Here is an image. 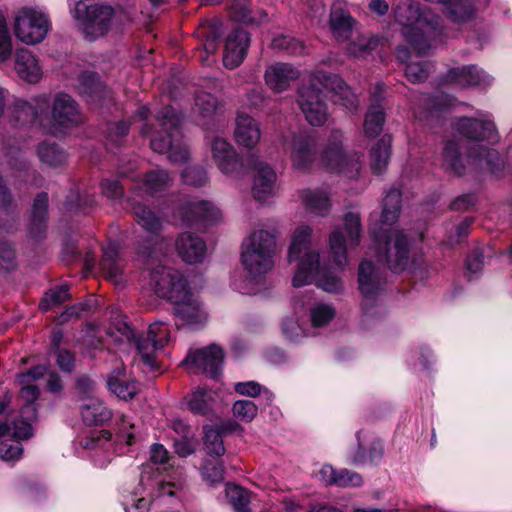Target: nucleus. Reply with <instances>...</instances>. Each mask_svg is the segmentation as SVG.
I'll return each instance as SVG.
<instances>
[{
  "label": "nucleus",
  "mask_w": 512,
  "mask_h": 512,
  "mask_svg": "<svg viewBox=\"0 0 512 512\" xmlns=\"http://www.w3.org/2000/svg\"><path fill=\"white\" fill-rule=\"evenodd\" d=\"M48 195L44 192L37 195L32 206L31 233L38 236L43 232L47 219Z\"/></svg>",
  "instance_id": "41"
},
{
  "label": "nucleus",
  "mask_w": 512,
  "mask_h": 512,
  "mask_svg": "<svg viewBox=\"0 0 512 512\" xmlns=\"http://www.w3.org/2000/svg\"><path fill=\"white\" fill-rule=\"evenodd\" d=\"M455 127L460 135L475 142H495L497 140L496 127L492 121L461 118Z\"/></svg>",
  "instance_id": "23"
},
{
  "label": "nucleus",
  "mask_w": 512,
  "mask_h": 512,
  "mask_svg": "<svg viewBox=\"0 0 512 512\" xmlns=\"http://www.w3.org/2000/svg\"><path fill=\"white\" fill-rule=\"evenodd\" d=\"M449 76L460 87L489 84L488 76L473 65L452 69Z\"/></svg>",
  "instance_id": "36"
},
{
  "label": "nucleus",
  "mask_w": 512,
  "mask_h": 512,
  "mask_svg": "<svg viewBox=\"0 0 512 512\" xmlns=\"http://www.w3.org/2000/svg\"><path fill=\"white\" fill-rule=\"evenodd\" d=\"M12 39L7 28L6 20L0 13V62H5L12 55Z\"/></svg>",
  "instance_id": "58"
},
{
  "label": "nucleus",
  "mask_w": 512,
  "mask_h": 512,
  "mask_svg": "<svg viewBox=\"0 0 512 512\" xmlns=\"http://www.w3.org/2000/svg\"><path fill=\"white\" fill-rule=\"evenodd\" d=\"M181 218L188 224H216L222 219L221 210L212 202L197 198L187 200L181 207Z\"/></svg>",
  "instance_id": "18"
},
{
  "label": "nucleus",
  "mask_w": 512,
  "mask_h": 512,
  "mask_svg": "<svg viewBox=\"0 0 512 512\" xmlns=\"http://www.w3.org/2000/svg\"><path fill=\"white\" fill-rule=\"evenodd\" d=\"M311 322L314 327L329 323L335 316V309L329 304L317 303L310 309Z\"/></svg>",
  "instance_id": "53"
},
{
  "label": "nucleus",
  "mask_w": 512,
  "mask_h": 512,
  "mask_svg": "<svg viewBox=\"0 0 512 512\" xmlns=\"http://www.w3.org/2000/svg\"><path fill=\"white\" fill-rule=\"evenodd\" d=\"M362 234L361 218L358 213L344 215L343 227L334 228L329 234V249L337 266L347 264V252L359 245Z\"/></svg>",
  "instance_id": "8"
},
{
  "label": "nucleus",
  "mask_w": 512,
  "mask_h": 512,
  "mask_svg": "<svg viewBox=\"0 0 512 512\" xmlns=\"http://www.w3.org/2000/svg\"><path fill=\"white\" fill-rule=\"evenodd\" d=\"M400 209L401 192L398 189H391L383 199L382 222L388 225L395 223L399 217Z\"/></svg>",
  "instance_id": "39"
},
{
  "label": "nucleus",
  "mask_w": 512,
  "mask_h": 512,
  "mask_svg": "<svg viewBox=\"0 0 512 512\" xmlns=\"http://www.w3.org/2000/svg\"><path fill=\"white\" fill-rule=\"evenodd\" d=\"M395 21L402 27V35L419 54H426L441 41L444 26L441 17L432 8L419 2L406 0L394 10Z\"/></svg>",
  "instance_id": "2"
},
{
  "label": "nucleus",
  "mask_w": 512,
  "mask_h": 512,
  "mask_svg": "<svg viewBox=\"0 0 512 512\" xmlns=\"http://www.w3.org/2000/svg\"><path fill=\"white\" fill-rule=\"evenodd\" d=\"M412 241L403 230H391L383 246L378 243L377 259L393 272L415 271L418 259L411 250Z\"/></svg>",
  "instance_id": "6"
},
{
  "label": "nucleus",
  "mask_w": 512,
  "mask_h": 512,
  "mask_svg": "<svg viewBox=\"0 0 512 512\" xmlns=\"http://www.w3.org/2000/svg\"><path fill=\"white\" fill-rule=\"evenodd\" d=\"M156 130L152 133L150 146L157 153L169 151L168 158L175 164L188 161V147L181 141V118L171 106L163 107L156 116Z\"/></svg>",
  "instance_id": "4"
},
{
  "label": "nucleus",
  "mask_w": 512,
  "mask_h": 512,
  "mask_svg": "<svg viewBox=\"0 0 512 512\" xmlns=\"http://www.w3.org/2000/svg\"><path fill=\"white\" fill-rule=\"evenodd\" d=\"M40 161L51 167H60L67 161V155L55 143H42L37 150Z\"/></svg>",
  "instance_id": "42"
},
{
  "label": "nucleus",
  "mask_w": 512,
  "mask_h": 512,
  "mask_svg": "<svg viewBox=\"0 0 512 512\" xmlns=\"http://www.w3.org/2000/svg\"><path fill=\"white\" fill-rule=\"evenodd\" d=\"M34 419L30 418L29 414H22V418L14 422V437L19 440L29 439L33 434L31 422Z\"/></svg>",
  "instance_id": "64"
},
{
  "label": "nucleus",
  "mask_w": 512,
  "mask_h": 512,
  "mask_svg": "<svg viewBox=\"0 0 512 512\" xmlns=\"http://www.w3.org/2000/svg\"><path fill=\"white\" fill-rule=\"evenodd\" d=\"M83 421L89 425L102 424L112 417V412L97 397H87L81 406Z\"/></svg>",
  "instance_id": "34"
},
{
  "label": "nucleus",
  "mask_w": 512,
  "mask_h": 512,
  "mask_svg": "<svg viewBox=\"0 0 512 512\" xmlns=\"http://www.w3.org/2000/svg\"><path fill=\"white\" fill-rule=\"evenodd\" d=\"M322 88L335 93V102L353 112L359 107L357 95L338 76L324 71L310 74L307 84L299 89L298 106L307 122L312 126H322L328 119V106Z\"/></svg>",
  "instance_id": "1"
},
{
  "label": "nucleus",
  "mask_w": 512,
  "mask_h": 512,
  "mask_svg": "<svg viewBox=\"0 0 512 512\" xmlns=\"http://www.w3.org/2000/svg\"><path fill=\"white\" fill-rule=\"evenodd\" d=\"M19 385L21 386L19 397L26 403L23 406L21 413L29 414L30 418H36V408L33 406V403L39 397V388L36 385L30 383Z\"/></svg>",
  "instance_id": "51"
},
{
  "label": "nucleus",
  "mask_w": 512,
  "mask_h": 512,
  "mask_svg": "<svg viewBox=\"0 0 512 512\" xmlns=\"http://www.w3.org/2000/svg\"><path fill=\"white\" fill-rule=\"evenodd\" d=\"M330 26L335 38L345 41L352 33V18L342 10H334L330 15Z\"/></svg>",
  "instance_id": "40"
},
{
  "label": "nucleus",
  "mask_w": 512,
  "mask_h": 512,
  "mask_svg": "<svg viewBox=\"0 0 512 512\" xmlns=\"http://www.w3.org/2000/svg\"><path fill=\"white\" fill-rule=\"evenodd\" d=\"M181 177L185 184L195 187L203 186L208 181L206 171L199 166L185 168L181 173Z\"/></svg>",
  "instance_id": "57"
},
{
  "label": "nucleus",
  "mask_w": 512,
  "mask_h": 512,
  "mask_svg": "<svg viewBox=\"0 0 512 512\" xmlns=\"http://www.w3.org/2000/svg\"><path fill=\"white\" fill-rule=\"evenodd\" d=\"M220 457L207 458L201 468V476L210 485L220 483L224 479V468Z\"/></svg>",
  "instance_id": "49"
},
{
  "label": "nucleus",
  "mask_w": 512,
  "mask_h": 512,
  "mask_svg": "<svg viewBox=\"0 0 512 512\" xmlns=\"http://www.w3.org/2000/svg\"><path fill=\"white\" fill-rule=\"evenodd\" d=\"M173 304V312L181 325L190 327H199L207 322L208 314L204 309L201 301L188 287L180 294L173 296L171 301Z\"/></svg>",
  "instance_id": "15"
},
{
  "label": "nucleus",
  "mask_w": 512,
  "mask_h": 512,
  "mask_svg": "<svg viewBox=\"0 0 512 512\" xmlns=\"http://www.w3.org/2000/svg\"><path fill=\"white\" fill-rule=\"evenodd\" d=\"M211 151L213 160L222 173L232 175L238 171L240 162L237 152L226 139L216 136L211 143Z\"/></svg>",
  "instance_id": "25"
},
{
  "label": "nucleus",
  "mask_w": 512,
  "mask_h": 512,
  "mask_svg": "<svg viewBox=\"0 0 512 512\" xmlns=\"http://www.w3.org/2000/svg\"><path fill=\"white\" fill-rule=\"evenodd\" d=\"M250 44L249 34L241 29L233 30L226 38L223 63L227 68L238 67L244 60Z\"/></svg>",
  "instance_id": "21"
},
{
  "label": "nucleus",
  "mask_w": 512,
  "mask_h": 512,
  "mask_svg": "<svg viewBox=\"0 0 512 512\" xmlns=\"http://www.w3.org/2000/svg\"><path fill=\"white\" fill-rule=\"evenodd\" d=\"M171 182L169 173L165 170H154L145 175L143 189L146 193L154 195L165 190Z\"/></svg>",
  "instance_id": "47"
},
{
  "label": "nucleus",
  "mask_w": 512,
  "mask_h": 512,
  "mask_svg": "<svg viewBox=\"0 0 512 512\" xmlns=\"http://www.w3.org/2000/svg\"><path fill=\"white\" fill-rule=\"evenodd\" d=\"M197 439L195 435H188L184 437H175L174 438V448L175 452L180 457H187L193 454L196 451L197 447Z\"/></svg>",
  "instance_id": "60"
},
{
  "label": "nucleus",
  "mask_w": 512,
  "mask_h": 512,
  "mask_svg": "<svg viewBox=\"0 0 512 512\" xmlns=\"http://www.w3.org/2000/svg\"><path fill=\"white\" fill-rule=\"evenodd\" d=\"M186 486L185 478L181 470H175L172 474L167 473L156 479L152 487V495L155 497H178L180 498Z\"/></svg>",
  "instance_id": "29"
},
{
  "label": "nucleus",
  "mask_w": 512,
  "mask_h": 512,
  "mask_svg": "<svg viewBox=\"0 0 512 512\" xmlns=\"http://www.w3.org/2000/svg\"><path fill=\"white\" fill-rule=\"evenodd\" d=\"M314 147V141L304 134H291L285 137L283 143V149L290 153L293 167L300 171L311 168L315 160Z\"/></svg>",
  "instance_id": "16"
},
{
  "label": "nucleus",
  "mask_w": 512,
  "mask_h": 512,
  "mask_svg": "<svg viewBox=\"0 0 512 512\" xmlns=\"http://www.w3.org/2000/svg\"><path fill=\"white\" fill-rule=\"evenodd\" d=\"M229 11L235 21L244 24L260 23L267 16V13L262 9L252 11L249 0H230Z\"/></svg>",
  "instance_id": "35"
},
{
  "label": "nucleus",
  "mask_w": 512,
  "mask_h": 512,
  "mask_svg": "<svg viewBox=\"0 0 512 512\" xmlns=\"http://www.w3.org/2000/svg\"><path fill=\"white\" fill-rule=\"evenodd\" d=\"M68 299L69 287L67 285H60L46 293L45 298L40 303V307L42 310H48L62 304Z\"/></svg>",
  "instance_id": "55"
},
{
  "label": "nucleus",
  "mask_w": 512,
  "mask_h": 512,
  "mask_svg": "<svg viewBox=\"0 0 512 512\" xmlns=\"http://www.w3.org/2000/svg\"><path fill=\"white\" fill-rule=\"evenodd\" d=\"M299 75V71L291 64L276 63L266 69L265 81L271 90L281 93L297 80Z\"/></svg>",
  "instance_id": "27"
},
{
  "label": "nucleus",
  "mask_w": 512,
  "mask_h": 512,
  "mask_svg": "<svg viewBox=\"0 0 512 512\" xmlns=\"http://www.w3.org/2000/svg\"><path fill=\"white\" fill-rule=\"evenodd\" d=\"M15 267V251L12 245L0 239V270L11 271Z\"/></svg>",
  "instance_id": "61"
},
{
  "label": "nucleus",
  "mask_w": 512,
  "mask_h": 512,
  "mask_svg": "<svg viewBox=\"0 0 512 512\" xmlns=\"http://www.w3.org/2000/svg\"><path fill=\"white\" fill-rule=\"evenodd\" d=\"M133 214L136 222L147 232L154 235L150 240L153 242L152 246H141L138 253L145 258L162 255L165 253L168 244L163 238H160L157 233L162 229V219L150 208L141 204L133 205Z\"/></svg>",
  "instance_id": "11"
},
{
  "label": "nucleus",
  "mask_w": 512,
  "mask_h": 512,
  "mask_svg": "<svg viewBox=\"0 0 512 512\" xmlns=\"http://www.w3.org/2000/svg\"><path fill=\"white\" fill-rule=\"evenodd\" d=\"M391 154V137L383 136L371 149L370 165L373 173L382 174L389 163Z\"/></svg>",
  "instance_id": "37"
},
{
  "label": "nucleus",
  "mask_w": 512,
  "mask_h": 512,
  "mask_svg": "<svg viewBox=\"0 0 512 512\" xmlns=\"http://www.w3.org/2000/svg\"><path fill=\"white\" fill-rule=\"evenodd\" d=\"M252 186L253 197L259 202H267L277 193L276 173L266 163L257 161Z\"/></svg>",
  "instance_id": "20"
},
{
  "label": "nucleus",
  "mask_w": 512,
  "mask_h": 512,
  "mask_svg": "<svg viewBox=\"0 0 512 512\" xmlns=\"http://www.w3.org/2000/svg\"><path fill=\"white\" fill-rule=\"evenodd\" d=\"M23 448L19 441H2L0 442V458L6 461H14L20 459Z\"/></svg>",
  "instance_id": "63"
},
{
  "label": "nucleus",
  "mask_w": 512,
  "mask_h": 512,
  "mask_svg": "<svg viewBox=\"0 0 512 512\" xmlns=\"http://www.w3.org/2000/svg\"><path fill=\"white\" fill-rule=\"evenodd\" d=\"M226 498L235 512H251L248 505L250 502L249 493L238 485L227 484Z\"/></svg>",
  "instance_id": "48"
},
{
  "label": "nucleus",
  "mask_w": 512,
  "mask_h": 512,
  "mask_svg": "<svg viewBox=\"0 0 512 512\" xmlns=\"http://www.w3.org/2000/svg\"><path fill=\"white\" fill-rule=\"evenodd\" d=\"M299 198L303 206L315 215L326 216L330 211L331 203L325 191L303 189L299 192Z\"/></svg>",
  "instance_id": "32"
},
{
  "label": "nucleus",
  "mask_w": 512,
  "mask_h": 512,
  "mask_svg": "<svg viewBox=\"0 0 512 512\" xmlns=\"http://www.w3.org/2000/svg\"><path fill=\"white\" fill-rule=\"evenodd\" d=\"M212 392L205 388H196L188 397L187 405L194 414L206 415L211 409Z\"/></svg>",
  "instance_id": "45"
},
{
  "label": "nucleus",
  "mask_w": 512,
  "mask_h": 512,
  "mask_svg": "<svg viewBox=\"0 0 512 512\" xmlns=\"http://www.w3.org/2000/svg\"><path fill=\"white\" fill-rule=\"evenodd\" d=\"M151 285L159 297L167 298L170 302L174 295L180 294L188 287L187 281L178 271L164 266L153 269Z\"/></svg>",
  "instance_id": "17"
},
{
  "label": "nucleus",
  "mask_w": 512,
  "mask_h": 512,
  "mask_svg": "<svg viewBox=\"0 0 512 512\" xmlns=\"http://www.w3.org/2000/svg\"><path fill=\"white\" fill-rule=\"evenodd\" d=\"M109 390L123 400L132 399L139 392L136 381H126L118 376H111L107 380Z\"/></svg>",
  "instance_id": "46"
},
{
  "label": "nucleus",
  "mask_w": 512,
  "mask_h": 512,
  "mask_svg": "<svg viewBox=\"0 0 512 512\" xmlns=\"http://www.w3.org/2000/svg\"><path fill=\"white\" fill-rule=\"evenodd\" d=\"M170 332L166 323L157 321L152 323L147 331L146 337L137 341V351L143 363L151 371L159 368L157 353L169 341Z\"/></svg>",
  "instance_id": "14"
},
{
  "label": "nucleus",
  "mask_w": 512,
  "mask_h": 512,
  "mask_svg": "<svg viewBox=\"0 0 512 512\" xmlns=\"http://www.w3.org/2000/svg\"><path fill=\"white\" fill-rule=\"evenodd\" d=\"M72 14L85 38L92 41L109 31L114 10L111 6L93 0H79Z\"/></svg>",
  "instance_id": "7"
},
{
  "label": "nucleus",
  "mask_w": 512,
  "mask_h": 512,
  "mask_svg": "<svg viewBox=\"0 0 512 512\" xmlns=\"http://www.w3.org/2000/svg\"><path fill=\"white\" fill-rule=\"evenodd\" d=\"M469 159L479 168L489 167L494 169L500 165V157L497 151L482 144H475L470 148Z\"/></svg>",
  "instance_id": "38"
},
{
  "label": "nucleus",
  "mask_w": 512,
  "mask_h": 512,
  "mask_svg": "<svg viewBox=\"0 0 512 512\" xmlns=\"http://www.w3.org/2000/svg\"><path fill=\"white\" fill-rule=\"evenodd\" d=\"M431 67L427 62H411L405 68V76L413 83L422 82L427 79Z\"/></svg>",
  "instance_id": "56"
},
{
  "label": "nucleus",
  "mask_w": 512,
  "mask_h": 512,
  "mask_svg": "<svg viewBox=\"0 0 512 512\" xmlns=\"http://www.w3.org/2000/svg\"><path fill=\"white\" fill-rule=\"evenodd\" d=\"M383 282L381 273L371 261L364 260L360 263L358 285L365 300H374L381 290Z\"/></svg>",
  "instance_id": "26"
},
{
  "label": "nucleus",
  "mask_w": 512,
  "mask_h": 512,
  "mask_svg": "<svg viewBox=\"0 0 512 512\" xmlns=\"http://www.w3.org/2000/svg\"><path fill=\"white\" fill-rule=\"evenodd\" d=\"M204 444L209 456L221 457L225 447L220 432L213 427L205 428Z\"/></svg>",
  "instance_id": "52"
},
{
  "label": "nucleus",
  "mask_w": 512,
  "mask_h": 512,
  "mask_svg": "<svg viewBox=\"0 0 512 512\" xmlns=\"http://www.w3.org/2000/svg\"><path fill=\"white\" fill-rule=\"evenodd\" d=\"M356 438L358 445L352 455V462L356 465L377 464L384 455L383 442L363 431L357 432Z\"/></svg>",
  "instance_id": "22"
},
{
  "label": "nucleus",
  "mask_w": 512,
  "mask_h": 512,
  "mask_svg": "<svg viewBox=\"0 0 512 512\" xmlns=\"http://www.w3.org/2000/svg\"><path fill=\"white\" fill-rule=\"evenodd\" d=\"M385 122V113L379 104H372L364 120V132L368 137H376L381 133Z\"/></svg>",
  "instance_id": "44"
},
{
  "label": "nucleus",
  "mask_w": 512,
  "mask_h": 512,
  "mask_svg": "<svg viewBox=\"0 0 512 512\" xmlns=\"http://www.w3.org/2000/svg\"><path fill=\"white\" fill-rule=\"evenodd\" d=\"M49 30L47 16L35 9H22L15 18L14 32L23 43L35 45L40 43Z\"/></svg>",
  "instance_id": "10"
},
{
  "label": "nucleus",
  "mask_w": 512,
  "mask_h": 512,
  "mask_svg": "<svg viewBox=\"0 0 512 512\" xmlns=\"http://www.w3.org/2000/svg\"><path fill=\"white\" fill-rule=\"evenodd\" d=\"M49 97L47 95H39L28 102L25 100H17L11 109V115L15 123L25 125L39 121L42 125V115L49 107Z\"/></svg>",
  "instance_id": "19"
},
{
  "label": "nucleus",
  "mask_w": 512,
  "mask_h": 512,
  "mask_svg": "<svg viewBox=\"0 0 512 512\" xmlns=\"http://www.w3.org/2000/svg\"><path fill=\"white\" fill-rule=\"evenodd\" d=\"M271 45L274 49L286 51L291 55H300L305 51V46L302 42L286 35L275 37Z\"/></svg>",
  "instance_id": "54"
},
{
  "label": "nucleus",
  "mask_w": 512,
  "mask_h": 512,
  "mask_svg": "<svg viewBox=\"0 0 512 512\" xmlns=\"http://www.w3.org/2000/svg\"><path fill=\"white\" fill-rule=\"evenodd\" d=\"M175 247L179 257L187 264L201 263L207 252L204 240L190 232L180 234L175 241Z\"/></svg>",
  "instance_id": "24"
},
{
  "label": "nucleus",
  "mask_w": 512,
  "mask_h": 512,
  "mask_svg": "<svg viewBox=\"0 0 512 512\" xmlns=\"http://www.w3.org/2000/svg\"><path fill=\"white\" fill-rule=\"evenodd\" d=\"M311 235L312 229L307 225L297 227L292 234L288 261L298 262L292 284L301 287L315 281L318 287L327 292H339L342 281L330 272H321L320 254L311 248Z\"/></svg>",
  "instance_id": "3"
},
{
  "label": "nucleus",
  "mask_w": 512,
  "mask_h": 512,
  "mask_svg": "<svg viewBox=\"0 0 512 512\" xmlns=\"http://www.w3.org/2000/svg\"><path fill=\"white\" fill-rule=\"evenodd\" d=\"M223 361V350L212 344L205 348L190 350L182 361V365L189 373H205L215 378L220 373Z\"/></svg>",
  "instance_id": "13"
},
{
  "label": "nucleus",
  "mask_w": 512,
  "mask_h": 512,
  "mask_svg": "<svg viewBox=\"0 0 512 512\" xmlns=\"http://www.w3.org/2000/svg\"><path fill=\"white\" fill-rule=\"evenodd\" d=\"M15 70L19 77L29 83H37L42 78V68L31 51L21 48L15 53Z\"/></svg>",
  "instance_id": "30"
},
{
  "label": "nucleus",
  "mask_w": 512,
  "mask_h": 512,
  "mask_svg": "<svg viewBox=\"0 0 512 512\" xmlns=\"http://www.w3.org/2000/svg\"><path fill=\"white\" fill-rule=\"evenodd\" d=\"M443 167L457 176L463 175L465 172L466 166L460 156L459 147L453 141L448 142L444 147Z\"/></svg>",
  "instance_id": "43"
},
{
  "label": "nucleus",
  "mask_w": 512,
  "mask_h": 512,
  "mask_svg": "<svg viewBox=\"0 0 512 512\" xmlns=\"http://www.w3.org/2000/svg\"><path fill=\"white\" fill-rule=\"evenodd\" d=\"M219 102L216 97L207 92H199L195 97V111L203 119L211 118L217 111Z\"/></svg>",
  "instance_id": "50"
},
{
  "label": "nucleus",
  "mask_w": 512,
  "mask_h": 512,
  "mask_svg": "<svg viewBox=\"0 0 512 512\" xmlns=\"http://www.w3.org/2000/svg\"><path fill=\"white\" fill-rule=\"evenodd\" d=\"M52 124L49 127L51 134L57 135L64 129L78 126L83 122V115L78 104L68 94L59 93L55 96L51 107Z\"/></svg>",
  "instance_id": "12"
},
{
  "label": "nucleus",
  "mask_w": 512,
  "mask_h": 512,
  "mask_svg": "<svg viewBox=\"0 0 512 512\" xmlns=\"http://www.w3.org/2000/svg\"><path fill=\"white\" fill-rule=\"evenodd\" d=\"M104 276L118 285L122 280L123 264L119 257V247L115 243H108L103 248V256L100 263Z\"/></svg>",
  "instance_id": "31"
},
{
  "label": "nucleus",
  "mask_w": 512,
  "mask_h": 512,
  "mask_svg": "<svg viewBox=\"0 0 512 512\" xmlns=\"http://www.w3.org/2000/svg\"><path fill=\"white\" fill-rule=\"evenodd\" d=\"M236 142L246 148L255 147L261 138L258 123L245 113H238L234 131Z\"/></svg>",
  "instance_id": "28"
},
{
  "label": "nucleus",
  "mask_w": 512,
  "mask_h": 512,
  "mask_svg": "<svg viewBox=\"0 0 512 512\" xmlns=\"http://www.w3.org/2000/svg\"><path fill=\"white\" fill-rule=\"evenodd\" d=\"M276 249L275 229H255L242 243L241 259L245 269L253 276L270 271L274 265Z\"/></svg>",
  "instance_id": "5"
},
{
  "label": "nucleus",
  "mask_w": 512,
  "mask_h": 512,
  "mask_svg": "<svg viewBox=\"0 0 512 512\" xmlns=\"http://www.w3.org/2000/svg\"><path fill=\"white\" fill-rule=\"evenodd\" d=\"M222 34V23L220 21L209 22L202 26L200 35L203 38V51L206 53L204 57L200 52L199 60L206 65H210L209 55H214L218 49L219 38Z\"/></svg>",
  "instance_id": "33"
},
{
  "label": "nucleus",
  "mask_w": 512,
  "mask_h": 512,
  "mask_svg": "<svg viewBox=\"0 0 512 512\" xmlns=\"http://www.w3.org/2000/svg\"><path fill=\"white\" fill-rule=\"evenodd\" d=\"M334 483L339 487H358L362 485L363 479L362 476L356 472L340 469L337 470L336 481H334Z\"/></svg>",
  "instance_id": "62"
},
{
  "label": "nucleus",
  "mask_w": 512,
  "mask_h": 512,
  "mask_svg": "<svg viewBox=\"0 0 512 512\" xmlns=\"http://www.w3.org/2000/svg\"><path fill=\"white\" fill-rule=\"evenodd\" d=\"M342 143V132L332 131L322 152L321 163L329 171L354 177L361 167L359 157L356 154L348 155Z\"/></svg>",
  "instance_id": "9"
},
{
  "label": "nucleus",
  "mask_w": 512,
  "mask_h": 512,
  "mask_svg": "<svg viewBox=\"0 0 512 512\" xmlns=\"http://www.w3.org/2000/svg\"><path fill=\"white\" fill-rule=\"evenodd\" d=\"M233 413L241 421L250 422L257 415V406L250 400H239L233 405Z\"/></svg>",
  "instance_id": "59"
}]
</instances>
